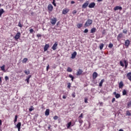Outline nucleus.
<instances>
[{
	"mask_svg": "<svg viewBox=\"0 0 131 131\" xmlns=\"http://www.w3.org/2000/svg\"><path fill=\"white\" fill-rule=\"evenodd\" d=\"M93 24V20L88 19L84 24V27H89V26Z\"/></svg>",
	"mask_w": 131,
	"mask_h": 131,
	"instance_id": "obj_1",
	"label": "nucleus"
},
{
	"mask_svg": "<svg viewBox=\"0 0 131 131\" xmlns=\"http://www.w3.org/2000/svg\"><path fill=\"white\" fill-rule=\"evenodd\" d=\"M20 36H21V33L20 32H17L15 36H14V38L15 40H18L19 38H20Z\"/></svg>",
	"mask_w": 131,
	"mask_h": 131,
	"instance_id": "obj_2",
	"label": "nucleus"
},
{
	"mask_svg": "<svg viewBox=\"0 0 131 131\" xmlns=\"http://www.w3.org/2000/svg\"><path fill=\"white\" fill-rule=\"evenodd\" d=\"M89 4H90V2L89 1H86L85 3H84L82 5V9H86V8H88V6H89Z\"/></svg>",
	"mask_w": 131,
	"mask_h": 131,
	"instance_id": "obj_3",
	"label": "nucleus"
},
{
	"mask_svg": "<svg viewBox=\"0 0 131 131\" xmlns=\"http://www.w3.org/2000/svg\"><path fill=\"white\" fill-rule=\"evenodd\" d=\"M82 72H83V71H82L80 69H79L77 71L76 75H77L78 76H79V75H81V74H82Z\"/></svg>",
	"mask_w": 131,
	"mask_h": 131,
	"instance_id": "obj_4",
	"label": "nucleus"
},
{
	"mask_svg": "<svg viewBox=\"0 0 131 131\" xmlns=\"http://www.w3.org/2000/svg\"><path fill=\"white\" fill-rule=\"evenodd\" d=\"M57 47H58V42H55V43L52 46V50H53V51H56V50H57Z\"/></svg>",
	"mask_w": 131,
	"mask_h": 131,
	"instance_id": "obj_5",
	"label": "nucleus"
},
{
	"mask_svg": "<svg viewBox=\"0 0 131 131\" xmlns=\"http://www.w3.org/2000/svg\"><path fill=\"white\" fill-rule=\"evenodd\" d=\"M69 11H70V10H69V9H68V8H66L64 9H63L62 14L63 15H66V14H67V13H68L69 12Z\"/></svg>",
	"mask_w": 131,
	"mask_h": 131,
	"instance_id": "obj_6",
	"label": "nucleus"
},
{
	"mask_svg": "<svg viewBox=\"0 0 131 131\" xmlns=\"http://www.w3.org/2000/svg\"><path fill=\"white\" fill-rule=\"evenodd\" d=\"M95 6H96V3L93 2L89 5V8L90 9H93V8H95Z\"/></svg>",
	"mask_w": 131,
	"mask_h": 131,
	"instance_id": "obj_7",
	"label": "nucleus"
},
{
	"mask_svg": "<svg viewBox=\"0 0 131 131\" xmlns=\"http://www.w3.org/2000/svg\"><path fill=\"white\" fill-rule=\"evenodd\" d=\"M51 23V24H52V25H55V24H56V23H57V18H54L53 19H52Z\"/></svg>",
	"mask_w": 131,
	"mask_h": 131,
	"instance_id": "obj_8",
	"label": "nucleus"
},
{
	"mask_svg": "<svg viewBox=\"0 0 131 131\" xmlns=\"http://www.w3.org/2000/svg\"><path fill=\"white\" fill-rule=\"evenodd\" d=\"M129 45H130V41L129 40L127 39L125 41V47H127V48H128L129 46Z\"/></svg>",
	"mask_w": 131,
	"mask_h": 131,
	"instance_id": "obj_9",
	"label": "nucleus"
},
{
	"mask_svg": "<svg viewBox=\"0 0 131 131\" xmlns=\"http://www.w3.org/2000/svg\"><path fill=\"white\" fill-rule=\"evenodd\" d=\"M113 95H114V96H115V98L116 99H118V98H120V94L117 93L116 92H114L113 93Z\"/></svg>",
	"mask_w": 131,
	"mask_h": 131,
	"instance_id": "obj_10",
	"label": "nucleus"
},
{
	"mask_svg": "<svg viewBox=\"0 0 131 131\" xmlns=\"http://www.w3.org/2000/svg\"><path fill=\"white\" fill-rule=\"evenodd\" d=\"M123 36V35L122 34V33L119 34L118 36H117V40L118 41H119V40H120V39L121 38H122Z\"/></svg>",
	"mask_w": 131,
	"mask_h": 131,
	"instance_id": "obj_11",
	"label": "nucleus"
},
{
	"mask_svg": "<svg viewBox=\"0 0 131 131\" xmlns=\"http://www.w3.org/2000/svg\"><path fill=\"white\" fill-rule=\"evenodd\" d=\"M114 11H117V10H120V11H121L122 10V7L121 6H116L114 8Z\"/></svg>",
	"mask_w": 131,
	"mask_h": 131,
	"instance_id": "obj_12",
	"label": "nucleus"
},
{
	"mask_svg": "<svg viewBox=\"0 0 131 131\" xmlns=\"http://www.w3.org/2000/svg\"><path fill=\"white\" fill-rule=\"evenodd\" d=\"M76 55H77V52H76V51L74 52L72 54L71 58L75 59V57H76Z\"/></svg>",
	"mask_w": 131,
	"mask_h": 131,
	"instance_id": "obj_13",
	"label": "nucleus"
},
{
	"mask_svg": "<svg viewBox=\"0 0 131 131\" xmlns=\"http://www.w3.org/2000/svg\"><path fill=\"white\" fill-rule=\"evenodd\" d=\"M49 48H50V45L49 44H46L43 48L44 52H47Z\"/></svg>",
	"mask_w": 131,
	"mask_h": 131,
	"instance_id": "obj_14",
	"label": "nucleus"
},
{
	"mask_svg": "<svg viewBox=\"0 0 131 131\" xmlns=\"http://www.w3.org/2000/svg\"><path fill=\"white\" fill-rule=\"evenodd\" d=\"M48 9L49 11H50V12H52L53 9V5H52L51 4H49L48 6Z\"/></svg>",
	"mask_w": 131,
	"mask_h": 131,
	"instance_id": "obj_15",
	"label": "nucleus"
},
{
	"mask_svg": "<svg viewBox=\"0 0 131 131\" xmlns=\"http://www.w3.org/2000/svg\"><path fill=\"white\" fill-rule=\"evenodd\" d=\"M124 86V84H123V81H121L119 83V89H122L123 86Z\"/></svg>",
	"mask_w": 131,
	"mask_h": 131,
	"instance_id": "obj_16",
	"label": "nucleus"
},
{
	"mask_svg": "<svg viewBox=\"0 0 131 131\" xmlns=\"http://www.w3.org/2000/svg\"><path fill=\"white\" fill-rule=\"evenodd\" d=\"M98 77V73L96 72H94L93 74V79H96Z\"/></svg>",
	"mask_w": 131,
	"mask_h": 131,
	"instance_id": "obj_17",
	"label": "nucleus"
},
{
	"mask_svg": "<svg viewBox=\"0 0 131 131\" xmlns=\"http://www.w3.org/2000/svg\"><path fill=\"white\" fill-rule=\"evenodd\" d=\"M16 127L18 128V130L20 131V129H21V122H18L17 124Z\"/></svg>",
	"mask_w": 131,
	"mask_h": 131,
	"instance_id": "obj_18",
	"label": "nucleus"
},
{
	"mask_svg": "<svg viewBox=\"0 0 131 131\" xmlns=\"http://www.w3.org/2000/svg\"><path fill=\"white\" fill-rule=\"evenodd\" d=\"M127 78H128V79L131 81V72H129L127 74Z\"/></svg>",
	"mask_w": 131,
	"mask_h": 131,
	"instance_id": "obj_19",
	"label": "nucleus"
},
{
	"mask_svg": "<svg viewBox=\"0 0 131 131\" xmlns=\"http://www.w3.org/2000/svg\"><path fill=\"white\" fill-rule=\"evenodd\" d=\"M31 77V75H29L27 79H26L25 81H27L28 84H29V80L30 79V78Z\"/></svg>",
	"mask_w": 131,
	"mask_h": 131,
	"instance_id": "obj_20",
	"label": "nucleus"
},
{
	"mask_svg": "<svg viewBox=\"0 0 131 131\" xmlns=\"http://www.w3.org/2000/svg\"><path fill=\"white\" fill-rule=\"evenodd\" d=\"M45 115L46 116H48V115H50V109H47L45 111Z\"/></svg>",
	"mask_w": 131,
	"mask_h": 131,
	"instance_id": "obj_21",
	"label": "nucleus"
},
{
	"mask_svg": "<svg viewBox=\"0 0 131 131\" xmlns=\"http://www.w3.org/2000/svg\"><path fill=\"white\" fill-rule=\"evenodd\" d=\"M96 31H97V29H96V28H93L92 29H91L90 32L91 33H95Z\"/></svg>",
	"mask_w": 131,
	"mask_h": 131,
	"instance_id": "obj_22",
	"label": "nucleus"
},
{
	"mask_svg": "<svg viewBox=\"0 0 131 131\" xmlns=\"http://www.w3.org/2000/svg\"><path fill=\"white\" fill-rule=\"evenodd\" d=\"M124 64H125V69H126V68H127V66H128V62H127L126 60H124Z\"/></svg>",
	"mask_w": 131,
	"mask_h": 131,
	"instance_id": "obj_23",
	"label": "nucleus"
},
{
	"mask_svg": "<svg viewBox=\"0 0 131 131\" xmlns=\"http://www.w3.org/2000/svg\"><path fill=\"white\" fill-rule=\"evenodd\" d=\"M104 81H105V79H102L99 83V86H100V87L103 86V83Z\"/></svg>",
	"mask_w": 131,
	"mask_h": 131,
	"instance_id": "obj_24",
	"label": "nucleus"
},
{
	"mask_svg": "<svg viewBox=\"0 0 131 131\" xmlns=\"http://www.w3.org/2000/svg\"><path fill=\"white\" fill-rule=\"evenodd\" d=\"M5 12V10H4V9H0V17H2V15Z\"/></svg>",
	"mask_w": 131,
	"mask_h": 131,
	"instance_id": "obj_25",
	"label": "nucleus"
},
{
	"mask_svg": "<svg viewBox=\"0 0 131 131\" xmlns=\"http://www.w3.org/2000/svg\"><path fill=\"white\" fill-rule=\"evenodd\" d=\"M126 115L127 116H131V113H130V111H127L126 112Z\"/></svg>",
	"mask_w": 131,
	"mask_h": 131,
	"instance_id": "obj_26",
	"label": "nucleus"
},
{
	"mask_svg": "<svg viewBox=\"0 0 131 131\" xmlns=\"http://www.w3.org/2000/svg\"><path fill=\"white\" fill-rule=\"evenodd\" d=\"M103 48H104V44L102 43L99 45V49L100 50H103Z\"/></svg>",
	"mask_w": 131,
	"mask_h": 131,
	"instance_id": "obj_27",
	"label": "nucleus"
},
{
	"mask_svg": "<svg viewBox=\"0 0 131 131\" xmlns=\"http://www.w3.org/2000/svg\"><path fill=\"white\" fill-rule=\"evenodd\" d=\"M70 126H71V122H69L67 124V128H70Z\"/></svg>",
	"mask_w": 131,
	"mask_h": 131,
	"instance_id": "obj_28",
	"label": "nucleus"
},
{
	"mask_svg": "<svg viewBox=\"0 0 131 131\" xmlns=\"http://www.w3.org/2000/svg\"><path fill=\"white\" fill-rule=\"evenodd\" d=\"M33 110H34V107H33V106H31L30 108L29 109V111L30 112H31V111H33Z\"/></svg>",
	"mask_w": 131,
	"mask_h": 131,
	"instance_id": "obj_29",
	"label": "nucleus"
},
{
	"mask_svg": "<svg viewBox=\"0 0 131 131\" xmlns=\"http://www.w3.org/2000/svg\"><path fill=\"white\" fill-rule=\"evenodd\" d=\"M28 61V58H25L23 59L22 62H23V63H26V62H27Z\"/></svg>",
	"mask_w": 131,
	"mask_h": 131,
	"instance_id": "obj_30",
	"label": "nucleus"
},
{
	"mask_svg": "<svg viewBox=\"0 0 131 131\" xmlns=\"http://www.w3.org/2000/svg\"><path fill=\"white\" fill-rule=\"evenodd\" d=\"M17 119H18V116L15 115V118H14V123H16V122H17Z\"/></svg>",
	"mask_w": 131,
	"mask_h": 131,
	"instance_id": "obj_31",
	"label": "nucleus"
},
{
	"mask_svg": "<svg viewBox=\"0 0 131 131\" xmlns=\"http://www.w3.org/2000/svg\"><path fill=\"white\" fill-rule=\"evenodd\" d=\"M67 71L68 72H71L72 71V69H71V68H70V67H68L67 70Z\"/></svg>",
	"mask_w": 131,
	"mask_h": 131,
	"instance_id": "obj_32",
	"label": "nucleus"
},
{
	"mask_svg": "<svg viewBox=\"0 0 131 131\" xmlns=\"http://www.w3.org/2000/svg\"><path fill=\"white\" fill-rule=\"evenodd\" d=\"M77 27H78L79 29L81 28V27H82V24H78L77 25Z\"/></svg>",
	"mask_w": 131,
	"mask_h": 131,
	"instance_id": "obj_33",
	"label": "nucleus"
},
{
	"mask_svg": "<svg viewBox=\"0 0 131 131\" xmlns=\"http://www.w3.org/2000/svg\"><path fill=\"white\" fill-rule=\"evenodd\" d=\"M24 73L27 75H28V74H30V72L29 71L25 70V71H24Z\"/></svg>",
	"mask_w": 131,
	"mask_h": 131,
	"instance_id": "obj_34",
	"label": "nucleus"
},
{
	"mask_svg": "<svg viewBox=\"0 0 131 131\" xmlns=\"http://www.w3.org/2000/svg\"><path fill=\"white\" fill-rule=\"evenodd\" d=\"M127 108H129L130 107H131V101L127 103Z\"/></svg>",
	"mask_w": 131,
	"mask_h": 131,
	"instance_id": "obj_35",
	"label": "nucleus"
},
{
	"mask_svg": "<svg viewBox=\"0 0 131 131\" xmlns=\"http://www.w3.org/2000/svg\"><path fill=\"white\" fill-rule=\"evenodd\" d=\"M126 94H127L126 90H124L122 91V95H123V96H125V95H126Z\"/></svg>",
	"mask_w": 131,
	"mask_h": 131,
	"instance_id": "obj_36",
	"label": "nucleus"
},
{
	"mask_svg": "<svg viewBox=\"0 0 131 131\" xmlns=\"http://www.w3.org/2000/svg\"><path fill=\"white\" fill-rule=\"evenodd\" d=\"M18 27H20V28H22L23 27V25L21 24V22L19 21L18 24Z\"/></svg>",
	"mask_w": 131,
	"mask_h": 131,
	"instance_id": "obj_37",
	"label": "nucleus"
},
{
	"mask_svg": "<svg viewBox=\"0 0 131 131\" xmlns=\"http://www.w3.org/2000/svg\"><path fill=\"white\" fill-rule=\"evenodd\" d=\"M78 122H79V123H80L81 124H82V123H83V121L82 119H78Z\"/></svg>",
	"mask_w": 131,
	"mask_h": 131,
	"instance_id": "obj_38",
	"label": "nucleus"
},
{
	"mask_svg": "<svg viewBox=\"0 0 131 131\" xmlns=\"http://www.w3.org/2000/svg\"><path fill=\"white\" fill-rule=\"evenodd\" d=\"M120 64L122 67H124V64L123 63V62L122 61H120Z\"/></svg>",
	"mask_w": 131,
	"mask_h": 131,
	"instance_id": "obj_39",
	"label": "nucleus"
},
{
	"mask_svg": "<svg viewBox=\"0 0 131 131\" xmlns=\"http://www.w3.org/2000/svg\"><path fill=\"white\" fill-rule=\"evenodd\" d=\"M83 118V114L81 113L80 115L79 116V119H82Z\"/></svg>",
	"mask_w": 131,
	"mask_h": 131,
	"instance_id": "obj_40",
	"label": "nucleus"
},
{
	"mask_svg": "<svg viewBox=\"0 0 131 131\" xmlns=\"http://www.w3.org/2000/svg\"><path fill=\"white\" fill-rule=\"evenodd\" d=\"M123 33H124L125 34H126L127 33V30L126 29H124L123 30Z\"/></svg>",
	"mask_w": 131,
	"mask_h": 131,
	"instance_id": "obj_41",
	"label": "nucleus"
},
{
	"mask_svg": "<svg viewBox=\"0 0 131 131\" xmlns=\"http://www.w3.org/2000/svg\"><path fill=\"white\" fill-rule=\"evenodd\" d=\"M55 2H56L55 0H53L52 4L53 5V6H54V7H57V4L55 3Z\"/></svg>",
	"mask_w": 131,
	"mask_h": 131,
	"instance_id": "obj_42",
	"label": "nucleus"
},
{
	"mask_svg": "<svg viewBox=\"0 0 131 131\" xmlns=\"http://www.w3.org/2000/svg\"><path fill=\"white\" fill-rule=\"evenodd\" d=\"M1 68L2 71H5V65H3V66L1 67Z\"/></svg>",
	"mask_w": 131,
	"mask_h": 131,
	"instance_id": "obj_43",
	"label": "nucleus"
},
{
	"mask_svg": "<svg viewBox=\"0 0 131 131\" xmlns=\"http://www.w3.org/2000/svg\"><path fill=\"white\" fill-rule=\"evenodd\" d=\"M108 48L110 49H112V48H113V43H110L108 45Z\"/></svg>",
	"mask_w": 131,
	"mask_h": 131,
	"instance_id": "obj_44",
	"label": "nucleus"
},
{
	"mask_svg": "<svg viewBox=\"0 0 131 131\" xmlns=\"http://www.w3.org/2000/svg\"><path fill=\"white\" fill-rule=\"evenodd\" d=\"M59 118V117H58V116H55L53 117V119H54V120H57V119H58Z\"/></svg>",
	"mask_w": 131,
	"mask_h": 131,
	"instance_id": "obj_45",
	"label": "nucleus"
},
{
	"mask_svg": "<svg viewBox=\"0 0 131 131\" xmlns=\"http://www.w3.org/2000/svg\"><path fill=\"white\" fill-rule=\"evenodd\" d=\"M72 97L73 98H75V92H73V93L72 94Z\"/></svg>",
	"mask_w": 131,
	"mask_h": 131,
	"instance_id": "obj_46",
	"label": "nucleus"
},
{
	"mask_svg": "<svg viewBox=\"0 0 131 131\" xmlns=\"http://www.w3.org/2000/svg\"><path fill=\"white\" fill-rule=\"evenodd\" d=\"M33 32H34V31L33 29H30V33H33Z\"/></svg>",
	"mask_w": 131,
	"mask_h": 131,
	"instance_id": "obj_47",
	"label": "nucleus"
},
{
	"mask_svg": "<svg viewBox=\"0 0 131 131\" xmlns=\"http://www.w3.org/2000/svg\"><path fill=\"white\" fill-rule=\"evenodd\" d=\"M68 89H70V88H71V83H69L68 84Z\"/></svg>",
	"mask_w": 131,
	"mask_h": 131,
	"instance_id": "obj_48",
	"label": "nucleus"
},
{
	"mask_svg": "<svg viewBox=\"0 0 131 131\" xmlns=\"http://www.w3.org/2000/svg\"><path fill=\"white\" fill-rule=\"evenodd\" d=\"M88 32H89V30H88V29H86L84 30V33H88Z\"/></svg>",
	"mask_w": 131,
	"mask_h": 131,
	"instance_id": "obj_49",
	"label": "nucleus"
},
{
	"mask_svg": "<svg viewBox=\"0 0 131 131\" xmlns=\"http://www.w3.org/2000/svg\"><path fill=\"white\" fill-rule=\"evenodd\" d=\"M5 80H6V81H7V80H9V77H8V76H5Z\"/></svg>",
	"mask_w": 131,
	"mask_h": 131,
	"instance_id": "obj_50",
	"label": "nucleus"
},
{
	"mask_svg": "<svg viewBox=\"0 0 131 131\" xmlns=\"http://www.w3.org/2000/svg\"><path fill=\"white\" fill-rule=\"evenodd\" d=\"M37 37L39 38V37H41V35L40 34H37Z\"/></svg>",
	"mask_w": 131,
	"mask_h": 131,
	"instance_id": "obj_51",
	"label": "nucleus"
},
{
	"mask_svg": "<svg viewBox=\"0 0 131 131\" xmlns=\"http://www.w3.org/2000/svg\"><path fill=\"white\" fill-rule=\"evenodd\" d=\"M49 69H50V65L48 64L46 69L47 71H49Z\"/></svg>",
	"mask_w": 131,
	"mask_h": 131,
	"instance_id": "obj_52",
	"label": "nucleus"
},
{
	"mask_svg": "<svg viewBox=\"0 0 131 131\" xmlns=\"http://www.w3.org/2000/svg\"><path fill=\"white\" fill-rule=\"evenodd\" d=\"M72 13L73 15H74V14H76V13H77V11L76 10H73Z\"/></svg>",
	"mask_w": 131,
	"mask_h": 131,
	"instance_id": "obj_53",
	"label": "nucleus"
},
{
	"mask_svg": "<svg viewBox=\"0 0 131 131\" xmlns=\"http://www.w3.org/2000/svg\"><path fill=\"white\" fill-rule=\"evenodd\" d=\"M88 98H84V102L85 103H88Z\"/></svg>",
	"mask_w": 131,
	"mask_h": 131,
	"instance_id": "obj_54",
	"label": "nucleus"
},
{
	"mask_svg": "<svg viewBox=\"0 0 131 131\" xmlns=\"http://www.w3.org/2000/svg\"><path fill=\"white\" fill-rule=\"evenodd\" d=\"M115 102V98H113L112 100V103H114Z\"/></svg>",
	"mask_w": 131,
	"mask_h": 131,
	"instance_id": "obj_55",
	"label": "nucleus"
},
{
	"mask_svg": "<svg viewBox=\"0 0 131 131\" xmlns=\"http://www.w3.org/2000/svg\"><path fill=\"white\" fill-rule=\"evenodd\" d=\"M69 77L70 78H72L73 77V76L72 75H69Z\"/></svg>",
	"mask_w": 131,
	"mask_h": 131,
	"instance_id": "obj_56",
	"label": "nucleus"
},
{
	"mask_svg": "<svg viewBox=\"0 0 131 131\" xmlns=\"http://www.w3.org/2000/svg\"><path fill=\"white\" fill-rule=\"evenodd\" d=\"M71 4H72V5H73V4H75V2L74 1H72L71 2Z\"/></svg>",
	"mask_w": 131,
	"mask_h": 131,
	"instance_id": "obj_57",
	"label": "nucleus"
},
{
	"mask_svg": "<svg viewBox=\"0 0 131 131\" xmlns=\"http://www.w3.org/2000/svg\"><path fill=\"white\" fill-rule=\"evenodd\" d=\"M66 98H67V97L65 95H63L62 96V98H63V99H66Z\"/></svg>",
	"mask_w": 131,
	"mask_h": 131,
	"instance_id": "obj_58",
	"label": "nucleus"
},
{
	"mask_svg": "<svg viewBox=\"0 0 131 131\" xmlns=\"http://www.w3.org/2000/svg\"><path fill=\"white\" fill-rule=\"evenodd\" d=\"M48 128V129H51V125H49Z\"/></svg>",
	"mask_w": 131,
	"mask_h": 131,
	"instance_id": "obj_59",
	"label": "nucleus"
},
{
	"mask_svg": "<svg viewBox=\"0 0 131 131\" xmlns=\"http://www.w3.org/2000/svg\"><path fill=\"white\" fill-rule=\"evenodd\" d=\"M73 79H74V77H73V78H71V80L73 81Z\"/></svg>",
	"mask_w": 131,
	"mask_h": 131,
	"instance_id": "obj_60",
	"label": "nucleus"
},
{
	"mask_svg": "<svg viewBox=\"0 0 131 131\" xmlns=\"http://www.w3.org/2000/svg\"><path fill=\"white\" fill-rule=\"evenodd\" d=\"M0 125H2V120H0Z\"/></svg>",
	"mask_w": 131,
	"mask_h": 131,
	"instance_id": "obj_61",
	"label": "nucleus"
},
{
	"mask_svg": "<svg viewBox=\"0 0 131 131\" xmlns=\"http://www.w3.org/2000/svg\"><path fill=\"white\" fill-rule=\"evenodd\" d=\"M2 82V77H0V83Z\"/></svg>",
	"mask_w": 131,
	"mask_h": 131,
	"instance_id": "obj_62",
	"label": "nucleus"
},
{
	"mask_svg": "<svg viewBox=\"0 0 131 131\" xmlns=\"http://www.w3.org/2000/svg\"><path fill=\"white\" fill-rule=\"evenodd\" d=\"M119 131H123V129H120Z\"/></svg>",
	"mask_w": 131,
	"mask_h": 131,
	"instance_id": "obj_63",
	"label": "nucleus"
},
{
	"mask_svg": "<svg viewBox=\"0 0 131 131\" xmlns=\"http://www.w3.org/2000/svg\"><path fill=\"white\" fill-rule=\"evenodd\" d=\"M103 0H98V2H102Z\"/></svg>",
	"mask_w": 131,
	"mask_h": 131,
	"instance_id": "obj_64",
	"label": "nucleus"
}]
</instances>
